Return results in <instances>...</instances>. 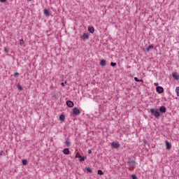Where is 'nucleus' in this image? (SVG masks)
<instances>
[{"instance_id": "f257e3e1", "label": "nucleus", "mask_w": 179, "mask_h": 179, "mask_svg": "<svg viewBox=\"0 0 179 179\" xmlns=\"http://www.w3.org/2000/svg\"><path fill=\"white\" fill-rule=\"evenodd\" d=\"M127 164L129 166V170H134V169H136V164H138V163H136L135 160L131 159V158H129L127 161Z\"/></svg>"}, {"instance_id": "f03ea898", "label": "nucleus", "mask_w": 179, "mask_h": 179, "mask_svg": "<svg viewBox=\"0 0 179 179\" xmlns=\"http://www.w3.org/2000/svg\"><path fill=\"white\" fill-rule=\"evenodd\" d=\"M150 113L155 118H159L160 117V112L159 111L158 108H151Z\"/></svg>"}, {"instance_id": "7ed1b4c3", "label": "nucleus", "mask_w": 179, "mask_h": 179, "mask_svg": "<svg viewBox=\"0 0 179 179\" xmlns=\"http://www.w3.org/2000/svg\"><path fill=\"white\" fill-rule=\"evenodd\" d=\"M90 37V34L89 33H84L83 36L80 37L81 40L85 41V40H89V38Z\"/></svg>"}, {"instance_id": "20e7f679", "label": "nucleus", "mask_w": 179, "mask_h": 179, "mask_svg": "<svg viewBox=\"0 0 179 179\" xmlns=\"http://www.w3.org/2000/svg\"><path fill=\"white\" fill-rule=\"evenodd\" d=\"M156 92L157 93H159V94H162V93L164 92V88H163V87L161 86H157L156 87Z\"/></svg>"}, {"instance_id": "39448f33", "label": "nucleus", "mask_w": 179, "mask_h": 179, "mask_svg": "<svg viewBox=\"0 0 179 179\" xmlns=\"http://www.w3.org/2000/svg\"><path fill=\"white\" fill-rule=\"evenodd\" d=\"M111 146L113 149H118L120 148V143L113 141L111 143Z\"/></svg>"}, {"instance_id": "423d86ee", "label": "nucleus", "mask_w": 179, "mask_h": 179, "mask_svg": "<svg viewBox=\"0 0 179 179\" xmlns=\"http://www.w3.org/2000/svg\"><path fill=\"white\" fill-rule=\"evenodd\" d=\"M73 114L74 115H79V114H80V110H79V108H73Z\"/></svg>"}, {"instance_id": "0eeeda50", "label": "nucleus", "mask_w": 179, "mask_h": 179, "mask_svg": "<svg viewBox=\"0 0 179 179\" xmlns=\"http://www.w3.org/2000/svg\"><path fill=\"white\" fill-rule=\"evenodd\" d=\"M66 104L67 107H69V108H72V107L75 106L72 101H66Z\"/></svg>"}, {"instance_id": "6e6552de", "label": "nucleus", "mask_w": 179, "mask_h": 179, "mask_svg": "<svg viewBox=\"0 0 179 179\" xmlns=\"http://www.w3.org/2000/svg\"><path fill=\"white\" fill-rule=\"evenodd\" d=\"M166 110H167V108H166V106H162L159 107V111L162 114H164V113H166Z\"/></svg>"}, {"instance_id": "1a4fd4ad", "label": "nucleus", "mask_w": 179, "mask_h": 179, "mask_svg": "<svg viewBox=\"0 0 179 179\" xmlns=\"http://www.w3.org/2000/svg\"><path fill=\"white\" fill-rule=\"evenodd\" d=\"M153 48H155V45H150L148 47L145 48V51H147V52H149L150 50H153Z\"/></svg>"}, {"instance_id": "9d476101", "label": "nucleus", "mask_w": 179, "mask_h": 179, "mask_svg": "<svg viewBox=\"0 0 179 179\" xmlns=\"http://www.w3.org/2000/svg\"><path fill=\"white\" fill-rule=\"evenodd\" d=\"M99 64L101 65V66H106V65H107V62L106 61V59H101Z\"/></svg>"}, {"instance_id": "9b49d317", "label": "nucleus", "mask_w": 179, "mask_h": 179, "mask_svg": "<svg viewBox=\"0 0 179 179\" xmlns=\"http://www.w3.org/2000/svg\"><path fill=\"white\" fill-rule=\"evenodd\" d=\"M166 146L167 150H170V149H171V143H170V142L166 141Z\"/></svg>"}, {"instance_id": "f8f14e48", "label": "nucleus", "mask_w": 179, "mask_h": 179, "mask_svg": "<svg viewBox=\"0 0 179 179\" xmlns=\"http://www.w3.org/2000/svg\"><path fill=\"white\" fill-rule=\"evenodd\" d=\"M172 76H173V79H176V80H178L179 76H178V74H177V73H173Z\"/></svg>"}, {"instance_id": "ddd939ff", "label": "nucleus", "mask_w": 179, "mask_h": 179, "mask_svg": "<svg viewBox=\"0 0 179 179\" xmlns=\"http://www.w3.org/2000/svg\"><path fill=\"white\" fill-rule=\"evenodd\" d=\"M64 155H69L71 153V151H69V148H64L63 150Z\"/></svg>"}, {"instance_id": "4468645a", "label": "nucleus", "mask_w": 179, "mask_h": 179, "mask_svg": "<svg viewBox=\"0 0 179 179\" xmlns=\"http://www.w3.org/2000/svg\"><path fill=\"white\" fill-rule=\"evenodd\" d=\"M88 31L91 33V34H93L94 33V27H88Z\"/></svg>"}, {"instance_id": "2eb2a0df", "label": "nucleus", "mask_w": 179, "mask_h": 179, "mask_svg": "<svg viewBox=\"0 0 179 179\" xmlns=\"http://www.w3.org/2000/svg\"><path fill=\"white\" fill-rule=\"evenodd\" d=\"M44 14L45 15V16H50V11L48 10V9H44Z\"/></svg>"}, {"instance_id": "dca6fc26", "label": "nucleus", "mask_w": 179, "mask_h": 179, "mask_svg": "<svg viewBox=\"0 0 179 179\" xmlns=\"http://www.w3.org/2000/svg\"><path fill=\"white\" fill-rule=\"evenodd\" d=\"M97 174H98V176H103L104 172H103V171H101V170H98L97 171Z\"/></svg>"}, {"instance_id": "f3484780", "label": "nucleus", "mask_w": 179, "mask_h": 179, "mask_svg": "<svg viewBox=\"0 0 179 179\" xmlns=\"http://www.w3.org/2000/svg\"><path fill=\"white\" fill-rule=\"evenodd\" d=\"M80 157H82V155H80V153L77 152V153L76 154L75 158H76V159H80Z\"/></svg>"}, {"instance_id": "a211bd4d", "label": "nucleus", "mask_w": 179, "mask_h": 179, "mask_svg": "<svg viewBox=\"0 0 179 179\" xmlns=\"http://www.w3.org/2000/svg\"><path fill=\"white\" fill-rule=\"evenodd\" d=\"M134 80L136 82H141V83H143V80H139L137 77H134Z\"/></svg>"}, {"instance_id": "6ab92c4d", "label": "nucleus", "mask_w": 179, "mask_h": 179, "mask_svg": "<svg viewBox=\"0 0 179 179\" xmlns=\"http://www.w3.org/2000/svg\"><path fill=\"white\" fill-rule=\"evenodd\" d=\"M60 121H64L65 120V115H61L59 116Z\"/></svg>"}, {"instance_id": "aec40b11", "label": "nucleus", "mask_w": 179, "mask_h": 179, "mask_svg": "<svg viewBox=\"0 0 179 179\" xmlns=\"http://www.w3.org/2000/svg\"><path fill=\"white\" fill-rule=\"evenodd\" d=\"M86 170L87 171V173H90V174H92L93 173V171L92 170V169L87 167L86 168Z\"/></svg>"}, {"instance_id": "412c9836", "label": "nucleus", "mask_w": 179, "mask_h": 179, "mask_svg": "<svg viewBox=\"0 0 179 179\" xmlns=\"http://www.w3.org/2000/svg\"><path fill=\"white\" fill-rule=\"evenodd\" d=\"M20 45L21 46L24 45V41H23V39L20 40Z\"/></svg>"}, {"instance_id": "4be33fe9", "label": "nucleus", "mask_w": 179, "mask_h": 179, "mask_svg": "<svg viewBox=\"0 0 179 179\" xmlns=\"http://www.w3.org/2000/svg\"><path fill=\"white\" fill-rule=\"evenodd\" d=\"M65 143H66V146H67L68 148H69V146H71V141H66Z\"/></svg>"}, {"instance_id": "5701e85b", "label": "nucleus", "mask_w": 179, "mask_h": 179, "mask_svg": "<svg viewBox=\"0 0 179 179\" xmlns=\"http://www.w3.org/2000/svg\"><path fill=\"white\" fill-rule=\"evenodd\" d=\"M85 160H86V157H81L79 159V162H85Z\"/></svg>"}, {"instance_id": "b1692460", "label": "nucleus", "mask_w": 179, "mask_h": 179, "mask_svg": "<svg viewBox=\"0 0 179 179\" xmlns=\"http://www.w3.org/2000/svg\"><path fill=\"white\" fill-rule=\"evenodd\" d=\"M23 166H27V159H22Z\"/></svg>"}, {"instance_id": "393cba45", "label": "nucleus", "mask_w": 179, "mask_h": 179, "mask_svg": "<svg viewBox=\"0 0 179 179\" xmlns=\"http://www.w3.org/2000/svg\"><path fill=\"white\" fill-rule=\"evenodd\" d=\"M176 92L178 97H179V87H176Z\"/></svg>"}, {"instance_id": "a878e982", "label": "nucleus", "mask_w": 179, "mask_h": 179, "mask_svg": "<svg viewBox=\"0 0 179 179\" xmlns=\"http://www.w3.org/2000/svg\"><path fill=\"white\" fill-rule=\"evenodd\" d=\"M110 66H113V67H114V66H117V63H115V62H110Z\"/></svg>"}, {"instance_id": "bb28decb", "label": "nucleus", "mask_w": 179, "mask_h": 179, "mask_svg": "<svg viewBox=\"0 0 179 179\" xmlns=\"http://www.w3.org/2000/svg\"><path fill=\"white\" fill-rule=\"evenodd\" d=\"M17 89H18L19 90H20V91L23 90V87H22V85H17Z\"/></svg>"}, {"instance_id": "cd10ccee", "label": "nucleus", "mask_w": 179, "mask_h": 179, "mask_svg": "<svg viewBox=\"0 0 179 179\" xmlns=\"http://www.w3.org/2000/svg\"><path fill=\"white\" fill-rule=\"evenodd\" d=\"M131 178H132V179H138V176H136V174H132Z\"/></svg>"}, {"instance_id": "c85d7f7f", "label": "nucleus", "mask_w": 179, "mask_h": 179, "mask_svg": "<svg viewBox=\"0 0 179 179\" xmlns=\"http://www.w3.org/2000/svg\"><path fill=\"white\" fill-rule=\"evenodd\" d=\"M3 50L5 52H9V50H8V48H3Z\"/></svg>"}, {"instance_id": "c756f323", "label": "nucleus", "mask_w": 179, "mask_h": 179, "mask_svg": "<svg viewBox=\"0 0 179 179\" xmlns=\"http://www.w3.org/2000/svg\"><path fill=\"white\" fill-rule=\"evenodd\" d=\"M0 2H1L2 3H5V2H6V0H0Z\"/></svg>"}, {"instance_id": "7c9ffc66", "label": "nucleus", "mask_w": 179, "mask_h": 179, "mask_svg": "<svg viewBox=\"0 0 179 179\" xmlns=\"http://www.w3.org/2000/svg\"><path fill=\"white\" fill-rule=\"evenodd\" d=\"M3 155V150H0V156H2Z\"/></svg>"}, {"instance_id": "2f4dec72", "label": "nucleus", "mask_w": 179, "mask_h": 179, "mask_svg": "<svg viewBox=\"0 0 179 179\" xmlns=\"http://www.w3.org/2000/svg\"><path fill=\"white\" fill-rule=\"evenodd\" d=\"M88 154H89V155H92V150H88Z\"/></svg>"}, {"instance_id": "473e14b6", "label": "nucleus", "mask_w": 179, "mask_h": 179, "mask_svg": "<svg viewBox=\"0 0 179 179\" xmlns=\"http://www.w3.org/2000/svg\"><path fill=\"white\" fill-rule=\"evenodd\" d=\"M14 75H15V76H17V75H19V73L15 72V73H14Z\"/></svg>"}, {"instance_id": "72a5a7b5", "label": "nucleus", "mask_w": 179, "mask_h": 179, "mask_svg": "<svg viewBox=\"0 0 179 179\" xmlns=\"http://www.w3.org/2000/svg\"><path fill=\"white\" fill-rule=\"evenodd\" d=\"M61 86H62L63 87L65 86V83H61Z\"/></svg>"}, {"instance_id": "f704fd0d", "label": "nucleus", "mask_w": 179, "mask_h": 179, "mask_svg": "<svg viewBox=\"0 0 179 179\" xmlns=\"http://www.w3.org/2000/svg\"><path fill=\"white\" fill-rule=\"evenodd\" d=\"M154 85H155V86H157V85H159V84H158V83H154Z\"/></svg>"}, {"instance_id": "c9c22d12", "label": "nucleus", "mask_w": 179, "mask_h": 179, "mask_svg": "<svg viewBox=\"0 0 179 179\" xmlns=\"http://www.w3.org/2000/svg\"><path fill=\"white\" fill-rule=\"evenodd\" d=\"M28 1H33V0H28Z\"/></svg>"}]
</instances>
